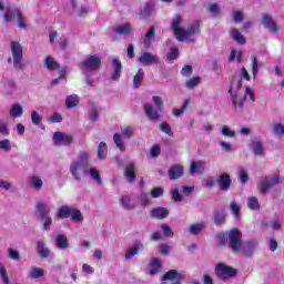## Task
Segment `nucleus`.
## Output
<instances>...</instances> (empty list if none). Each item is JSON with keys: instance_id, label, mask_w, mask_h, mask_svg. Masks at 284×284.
Masks as SVG:
<instances>
[{"instance_id": "obj_50", "label": "nucleus", "mask_w": 284, "mask_h": 284, "mask_svg": "<svg viewBox=\"0 0 284 284\" xmlns=\"http://www.w3.org/2000/svg\"><path fill=\"white\" fill-rule=\"evenodd\" d=\"M220 132L222 136H226L227 139H234L236 136V132L232 131L227 125H223Z\"/></svg>"}, {"instance_id": "obj_10", "label": "nucleus", "mask_w": 284, "mask_h": 284, "mask_svg": "<svg viewBox=\"0 0 284 284\" xmlns=\"http://www.w3.org/2000/svg\"><path fill=\"white\" fill-rule=\"evenodd\" d=\"M84 70L89 72H94L101 68V57L99 55H88L87 59L82 62Z\"/></svg>"}, {"instance_id": "obj_34", "label": "nucleus", "mask_w": 284, "mask_h": 284, "mask_svg": "<svg viewBox=\"0 0 284 284\" xmlns=\"http://www.w3.org/2000/svg\"><path fill=\"white\" fill-rule=\"evenodd\" d=\"M108 158V144L105 142H100L98 145V159L103 161Z\"/></svg>"}, {"instance_id": "obj_64", "label": "nucleus", "mask_w": 284, "mask_h": 284, "mask_svg": "<svg viewBox=\"0 0 284 284\" xmlns=\"http://www.w3.org/2000/svg\"><path fill=\"white\" fill-rule=\"evenodd\" d=\"M161 132H164V134H168V136H172V128H170V124L168 122H163L160 125Z\"/></svg>"}, {"instance_id": "obj_14", "label": "nucleus", "mask_w": 284, "mask_h": 284, "mask_svg": "<svg viewBox=\"0 0 284 284\" xmlns=\"http://www.w3.org/2000/svg\"><path fill=\"white\" fill-rule=\"evenodd\" d=\"M227 219V214H225V210L223 209H215L212 214V221L214 225L221 226L225 225Z\"/></svg>"}, {"instance_id": "obj_7", "label": "nucleus", "mask_w": 284, "mask_h": 284, "mask_svg": "<svg viewBox=\"0 0 284 284\" xmlns=\"http://www.w3.org/2000/svg\"><path fill=\"white\" fill-rule=\"evenodd\" d=\"M138 63H140L141 65H159V63H161V59L159 58V55L152 53V52H148V51H143L140 57L138 58Z\"/></svg>"}, {"instance_id": "obj_23", "label": "nucleus", "mask_w": 284, "mask_h": 284, "mask_svg": "<svg viewBox=\"0 0 284 284\" xmlns=\"http://www.w3.org/2000/svg\"><path fill=\"white\" fill-rule=\"evenodd\" d=\"M183 278L185 277L179 271L170 270L163 275L162 281H183Z\"/></svg>"}, {"instance_id": "obj_47", "label": "nucleus", "mask_w": 284, "mask_h": 284, "mask_svg": "<svg viewBox=\"0 0 284 284\" xmlns=\"http://www.w3.org/2000/svg\"><path fill=\"white\" fill-rule=\"evenodd\" d=\"M247 207L248 210H261V203H258V199L256 196H250L247 199Z\"/></svg>"}, {"instance_id": "obj_11", "label": "nucleus", "mask_w": 284, "mask_h": 284, "mask_svg": "<svg viewBox=\"0 0 284 284\" xmlns=\"http://www.w3.org/2000/svg\"><path fill=\"white\" fill-rule=\"evenodd\" d=\"M163 111L159 110V108H154V105L150 103L144 104V114H146V118L149 121H152L153 123H156L158 121H161V114Z\"/></svg>"}, {"instance_id": "obj_54", "label": "nucleus", "mask_w": 284, "mask_h": 284, "mask_svg": "<svg viewBox=\"0 0 284 284\" xmlns=\"http://www.w3.org/2000/svg\"><path fill=\"white\" fill-rule=\"evenodd\" d=\"M252 61V73H253V79H256V74H258V58H256L255 54L251 57Z\"/></svg>"}, {"instance_id": "obj_31", "label": "nucleus", "mask_w": 284, "mask_h": 284, "mask_svg": "<svg viewBox=\"0 0 284 284\" xmlns=\"http://www.w3.org/2000/svg\"><path fill=\"white\" fill-rule=\"evenodd\" d=\"M37 250L41 258H48V256H50V248L45 247V242L39 241L37 244Z\"/></svg>"}, {"instance_id": "obj_51", "label": "nucleus", "mask_w": 284, "mask_h": 284, "mask_svg": "<svg viewBox=\"0 0 284 284\" xmlns=\"http://www.w3.org/2000/svg\"><path fill=\"white\" fill-rule=\"evenodd\" d=\"M209 12L212 17H221V7L216 3L209 4Z\"/></svg>"}, {"instance_id": "obj_32", "label": "nucleus", "mask_w": 284, "mask_h": 284, "mask_svg": "<svg viewBox=\"0 0 284 284\" xmlns=\"http://www.w3.org/2000/svg\"><path fill=\"white\" fill-rule=\"evenodd\" d=\"M88 174L91 176L93 181L98 182V185H101V183H103V181L101 180V173L99 172V170H97V168L88 166L87 175Z\"/></svg>"}, {"instance_id": "obj_9", "label": "nucleus", "mask_w": 284, "mask_h": 284, "mask_svg": "<svg viewBox=\"0 0 284 284\" xmlns=\"http://www.w3.org/2000/svg\"><path fill=\"white\" fill-rule=\"evenodd\" d=\"M281 183V179H278V175H273L268 178H264L260 183V192L261 194H267L274 185H278Z\"/></svg>"}, {"instance_id": "obj_61", "label": "nucleus", "mask_w": 284, "mask_h": 284, "mask_svg": "<svg viewBox=\"0 0 284 284\" xmlns=\"http://www.w3.org/2000/svg\"><path fill=\"white\" fill-rule=\"evenodd\" d=\"M9 258H11V261H21V253H19L18 250L10 248Z\"/></svg>"}, {"instance_id": "obj_37", "label": "nucleus", "mask_w": 284, "mask_h": 284, "mask_svg": "<svg viewBox=\"0 0 284 284\" xmlns=\"http://www.w3.org/2000/svg\"><path fill=\"white\" fill-rule=\"evenodd\" d=\"M45 276V271L39 266H34L29 271L30 278H43Z\"/></svg>"}, {"instance_id": "obj_36", "label": "nucleus", "mask_w": 284, "mask_h": 284, "mask_svg": "<svg viewBox=\"0 0 284 284\" xmlns=\"http://www.w3.org/2000/svg\"><path fill=\"white\" fill-rule=\"evenodd\" d=\"M120 201L124 210H134V207H136V204L132 202L130 195H122Z\"/></svg>"}, {"instance_id": "obj_38", "label": "nucleus", "mask_w": 284, "mask_h": 284, "mask_svg": "<svg viewBox=\"0 0 284 284\" xmlns=\"http://www.w3.org/2000/svg\"><path fill=\"white\" fill-rule=\"evenodd\" d=\"M65 105L69 110H72V108H77V105H79V97L77 94L69 95L65 99Z\"/></svg>"}, {"instance_id": "obj_60", "label": "nucleus", "mask_w": 284, "mask_h": 284, "mask_svg": "<svg viewBox=\"0 0 284 284\" xmlns=\"http://www.w3.org/2000/svg\"><path fill=\"white\" fill-rule=\"evenodd\" d=\"M0 276L2 283L10 284V277H8V272H6V267H3V264H0Z\"/></svg>"}, {"instance_id": "obj_41", "label": "nucleus", "mask_w": 284, "mask_h": 284, "mask_svg": "<svg viewBox=\"0 0 284 284\" xmlns=\"http://www.w3.org/2000/svg\"><path fill=\"white\" fill-rule=\"evenodd\" d=\"M113 141L121 152H125V142H123V136L121 134L114 133Z\"/></svg>"}, {"instance_id": "obj_19", "label": "nucleus", "mask_w": 284, "mask_h": 284, "mask_svg": "<svg viewBox=\"0 0 284 284\" xmlns=\"http://www.w3.org/2000/svg\"><path fill=\"white\" fill-rule=\"evenodd\" d=\"M145 246L141 242H135L133 247L129 248L125 254V261H130V258H133V256H136L139 254V251L144 250Z\"/></svg>"}, {"instance_id": "obj_28", "label": "nucleus", "mask_w": 284, "mask_h": 284, "mask_svg": "<svg viewBox=\"0 0 284 284\" xmlns=\"http://www.w3.org/2000/svg\"><path fill=\"white\" fill-rule=\"evenodd\" d=\"M9 114L12 119H21L23 116V106L19 103L13 104Z\"/></svg>"}, {"instance_id": "obj_5", "label": "nucleus", "mask_w": 284, "mask_h": 284, "mask_svg": "<svg viewBox=\"0 0 284 284\" xmlns=\"http://www.w3.org/2000/svg\"><path fill=\"white\" fill-rule=\"evenodd\" d=\"M11 52L13 59V67L16 70H23L26 64L23 63V47L17 41H11Z\"/></svg>"}, {"instance_id": "obj_3", "label": "nucleus", "mask_w": 284, "mask_h": 284, "mask_svg": "<svg viewBox=\"0 0 284 284\" xmlns=\"http://www.w3.org/2000/svg\"><path fill=\"white\" fill-rule=\"evenodd\" d=\"M181 16H175L172 21V30L178 39V41H185V39H190V37H194V34H199V23H193L189 27L187 30L181 28L182 23Z\"/></svg>"}, {"instance_id": "obj_21", "label": "nucleus", "mask_w": 284, "mask_h": 284, "mask_svg": "<svg viewBox=\"0 0 284 284\" xmlns=\"http://www.w3.org/2000/svg\"><path fill=\"white\" fill-rule=\"evenodd\" d=\"M170 211L163 206H158L151 211V216L153 219H168Z\"/></svg>"}, {"instance_id": "obj_48", "label": "nucleus", "mask_w": 284, "mask_h": 284, "mask_svg": "<svg viewBox=\"0 0 284 284\" xmlns=\"http://www.w3.org/2000/svg\"><path fill=\"white\" fill-rule=\"evenodd\" d=\"M271 130L276 136H284V125L282 123H273Z\"/></svg>"}, {"instance_id": "obj_8", "label": "nucleus", "mask_w": 284, "mask_h": 284, "mask_svg": "<svg viewBox=\"0 0 284 284\" xmlns=\"http://www.w3.org/2000/svg\"><path fill=\"white\" fill-rule=\"evenodd\" d=\"M215 274L217 278L225 281L227 278H232V276L236 274V271L223 263H219L217 265H215Z\"/></svg>"}, {"instance_id": "obj_27", "label": "nucleus", "mask_w": 284, "mask_h": 284, "mask_svg": "<svg viewBox=\"0 0 284 284\" xmlns=\"http://www.w3.org/2000/svg\"><path fill=\"white\" fill-rule=\"evenodd\" d=\"M251 150L255 156H263L265 154V149L263 148V142L253 141L251 144Z\"/></svg>"}, {"instance_id": "obj_15", "label": "nucleus", "mask_w": 284, "mask_h": 284, "mask_svg": "<svg viewBox=\"0 0 284 284\" xmlns=\"http://www.w3.org/2000/svg\"><path fill=\"white\" fill-rule=\"evenodd\" d=\"M217 183L222 192H227L232 187V178H230V174L223 173L220 175Z\"/></svg>"}, {"instance_id": "obj_16", "label": "nucleus", "mask_w": 284, "mask_h": 284, "mask_svg": "<svg viewBox=\"0 0 284 284\" xmlns=\"http://www.w3.org/2000/svg\"><path fill=\"white\" fill-rule=\"evenodd\" d=\"M205 162L203 161H192L190 165V174L194 176L195 174H203L205 172Z\"/></svg>"}, {"instance_id": "obj_62", "label": "nucleus", "mask_w": 284, "mask_h": 284, "mask_svg": "<svg viewBox=\"0 0 284 284\" xmlns=\"http://www.w3.org/2000/svg\"><path fill=\"white\" fill-rule=\"evenodd\" d=\"M152 101L154 105L160 110V112H163V99L159 95H153Z\"/></svg>"}, {"instance_id": "obj_39", "label": "nucleus", "mask_w": 284, "mask_h": 284, "mask_svg": "<svg viewBox=\"0 0 284 284\" xmlns=\"http://www.w3.org/2000/svg\"><path fill=\"white\" fill-rule=\"evenodd\" d=\"M159 270H161V261H159L156 257H153L150 264V274L154 276V274H159Z\"/></svg>"}, {"instance_id": "obj_57", "label": "nucleus", "mask_w": 284, "mask_h": 284, "mask_svg": "<svg viewBox=\"0 0 284 284\" xmlns=\"http://www.w3.org/2000/svg\"><path fill=\"white\" fill-rule=\"evenodd\" d=\"M166 59L168 61H175V59H179V49L176 47L171 48Z\"/></svg>"}, {"instance_id": "obj_40", "label": "nucleus", "mask_w": 284, "mask_h": 284, "mask_svg": "<svg viewBox=\"0 0 284 284\" xmlns=\"http://www.w3.org/2000/svg\"><path fill=\"white\" fill-rule=\"evenodd\" d=\"M44 65L48 70H59V62L54 58L48 55L44 60Z\"/></svg>"}, {"instance_id": "obj_2", "label": "nucleus", "mask_w": 284, "mask_h": 284, "mask_svg": "<svg viewBox=\"0 0 284 284\" xmlns=\"http://www.w3.org/2000/svg\"><path fill=\"white\" fill-rule=\"evenodd\" d=\"M88 168H90V154L82 151L78 159L70 164L71 176L74 181H81L83 176H88Z\"/></svg>"}, {"instance_id": "obj_26", "label": "nucleus", "mask_w": 284, "mask_h": 284, "mask_svg": "<svg viewBox=\"0 0 284 284\" xmlns=\"http://www.w3.org/2000/svg\"><path fill=\"white\" fill-rule=\"evenodd\" d=\"M36 210L40 216V219H45L47 216H50V206L43 202H39L36 206Z\"/></svg>"}, {"instance_id": "obj_52", "label": "nucleus", "mask_w": 284, "mask_h": 284, "mask_svg": "<svg viewBox=\"0 0 284 284\" xmlns=\"http://www.w3.org/2000/svg\"><path fill=\"white\" fill-rule=\"evenodd\" d=\"M91 113L89 114L90 121L93 123L99 121V109H97V105L94 103H90Z\"/></svg>"}, {"instance_id": "obj_29", "label": "nucleus", "mask_w": 284, "mask_h": 284, "mask_svg": "<svg viewBox=\"0 0 284 284\" xmlns=\"http://www.w3.org/2000/svg\"><path fill=\"white\" fill-rule=\"evenodd\" d=\"M113 65V73H112V81H119V77H121V70H122V64L119 59H114L112 62Z\"/></svg>"}, {"instance_id": "obj_6", "label": "nucleus", "mask_w": 284, "mask_h": 284, "mask_svg": "<svg viewBox=\"0 0 284 284\" xmlns=\"http://www.w3.org/2000/svg\"><path fill=\"white\" fill-rule=\"evenodd\" d=\"M234 85L231 84L229 87V94L231 95V101L235 108V110H243V108H245V103H246V95L243 91H241V89L234 90L233 91Z\"/></svg>"}, {"instance_id": "obj_20", "label": "nucleus", "mask_w": 284, "mask_h": 284, "mask_svg": "<svg viewBox=\"0 0 284 284\" xmlns=\"http://www.w3.org/2000/svg\"><path fill=\"white\" fill-rule=\"evenodd\" d=\"M29 187L37 192H41V190H43V180L37 175L29 178Z\"/></svg>"}, {"instance_id": "obj_35", "label": "nucleus", "mask_w": 284, "mask_h": 284, "mask_svg": "<svg viewBox=\"0 0 284 284\" xmlns=\"http://www.w3.org/2000/svg\"><path fill=\"white\" fill-rule=\"evenodd\" d=\"M72 210H73V207H70V206H61L58 210L57 217L58 219H70V216L72 214Z\"/></svg>"}, {"instance_id": "obj_45", "label": "nucleus", "mask_w": 284, "mask_h": 284, "mask_svg": "<svg viewBox=\"0 0 284 284\" xmlns=\"http://www.w3.org/2000/svg\"><path fill=\"white\" fill-rule=\"evenodd\" d=\"M70 216L73 223H83V213H81V211H79L78 209L73 207Z\"/></svg>"}, {"instance_id": "obj_63", "label": "nucleus", "mask_w": 284, "mask_h": 284, "mask_svg": "<svg viewBox=\"0 0 284 284\" xmlns=\"http://www.w3.org/2000/svg\"><path fill=\"white\" fill-rule=\"evenodd\" d=\"M239 176H240L241 183H243V184H245V183H247V181H250V175L247 174V171H245L244 169H240Z\"/></svg>"}, {"instance_id": "obj_44", "label": "nucleus", "mask_w": 284, "mask_h": 284, "mask_svg": "<svg viewBox=\"0 0 284 284\" xmlns=\"http://www.w3.org/2000/svg\"><path fill=\"white\" fill-rule=\"evenodd\" d=\"M0 136H10V125L3 119H0Z\"/></svg>"}, {"instance_id": "obj_22", "label": "nucleus", "mask_w": 284, "mask_h": 284, "mask_svg": "<svg viewBox=\"0 0 284 284\" xmlns=\"http://www.w3.org/2000/svg\"><path fill=\"white\" fill-rule=\"evenodd\" d=\"M55 245L59 250H68L70 247V241H68L65 234H58L55 235Z\"/></svg>"}, {"instance_id": "obj_59", "label": "nucleus", "mask_w": 284, "mask_h": 284, "mask_svg": "<svg viewBox=\"0 0 284 284\" xmlns=\"http://www.w3.org/2000/svg\"><path fill=\"white\" fill-rule=\"evenodd\" d=\"M41 121H43V118L41 116V114H39L37 111H32L31 122L33 123V125H39Z\"/></svg>"}, {"instance_id": "obj_17", "label": "nucleus", "mask_w": 284, "mask_h": 284, "mask_svg": "<svg viewBox=\"0 0 284 284\" xmlns=\"http://www.w3.org/2000/svg\"><path fill=\"white\" fill-rule=\"evenodd\" d=\"M184 174V169L183 166L175 164L169 169V179L170 181H176L181 179Z\"/></svg>"}, {"instance_id": "obj_58", "label": "nucleus", "mask_w": 284, "mask_h": 284, "mask_svg": "<svg viewBox=\"0 0 284 284\" xmlns=\"http://www.w3.org/2000/svg\"><path fill=\"white\" fill-rule=\"evenodd\" d=\"M0 150H3L4 152H10L12 150V143L8 139H3L0 141Z\"/></svg>"}, {"instance_id": "obj_49", "label": "nucleus", "mask_w": 284, "mask_h": 284, "mask_svg": "<svg viewBox=\"0 0 284 284\" xmlns=\"http://www.w3.org/2000/svg\"><path fill=\"white\" fill-rule=\"evenodd\" d=\"M201 78L194 77L192 79L186 80L185 88L186 90H193V88H196V85H200Z\"/></svg>"}, {"instance_id": "obj_33", "label": "nucleus", "mask_w": 284, "mask_h": 284, "mask_svg": "<svg viewBox=\"0 0 284 284\" xmlns=\"http://www.w3.org/2000/svg\"><path fill=\"white\" fill-rule=\"evenodd\" d=\"M145 77V72L143 69H139L138 73L133 77V88L139 90L141 88V83H143V78Z\"/></svg>"}, {"instance_id": "obj_13", "label": "nucleus", "mask_w": 284, "mask_h": 284, "mask_svg": "<svg viewBox=\"0 0 284 284\" xmlns=\"http://www.w3.org/2000/svg\"><path fill=\"white\" fill-rule=\"evenodd\" d=\"M262 26L266 28L267 31H270L272 34L278 33V24L276 21L272 20L270 14L263 13L262 14V20H261Z\"/></svg>"}, {"instance_id": "obj_12", "label": "nucleus", "mask_w": 284, "mask_h": 284, "mask_svg": "<svg viewBox=\"0 0 284 284\" xmlns=\"http://www.w3.org/2000/svg\"><path fill=\"white\" fill-rule=\"evenodd\" d=\"M73 138L70 134H65L61 131H57L53 134V143L54 145L58 146H63V145H70L72 144Z\"/></svg>"}, {"instance_id": "obj_42", "label": "nucleus", "mask_w": 284, "mask_h": 284, "mask_svg": "<svg viewBox=\"0 0 284 284\" xmlns=\"http://www.w3.org/2000/svg\"><path fill=\"white\" fill-rule=\"evenodd\" d=\"M155 32H156V29L154 27H151L149 29V31L146 32V34L143 39L144 45H150V43H152V41H154Z\"/></svg>"}, {"instance_id": "obj_18", "label": "nucleus", "mask_w": 284, "mask_h": 284, "mask_svg": "<svg viewBox=\"0 0 284 284\" xmlns=\"http://www.w3.org/2000/svg\"><path fill=\"white\" fill-rule=\"evenodd\" d=\"M124 176L129 183H134L136 181V166L134 163L126 165L124 170Z\"/></svg>"}, {"instance_id": "obj_46", "label": "nucleus", "mask_w": 284, "mask_h": 284, "mask_svg": "<svg viewBox=\"0 0 284 284\" xmlns=\"http://www.w3.org/2000/svg\"><path fill=\"white\" fill-rule=\"evenodd\" d=\"M230 210L233 213L234 219H241V205H239L236 201L231 202Z\"/></svg>"}, {"instance_id": "obj_24", "label": "nucleus", "mask_w": 284, "mask_h": 284, "mask_svg": "<svg viewBox=\"0 0 284 284\" xmlns=\"http://www.w3.org/2000/svg\"><path fill=\"white\" fill-rule=\"evenodd\" d=\"M230 37L240 45H245V43H247V39H245V37L241 34V31H239V29H231Z\"/></svg>"}, {"instance_id": "obj_55", "label": "nucleus", "mask_w": 284, "mask_h": 284, "mask_svg": "<svg viewBox=\"0 0 284 284\" xmlns=\"http://www.w3.org/2000/svg\"><path fill=\"white\" fill-rule=\"evenodd\" d=\"M161 230H162L164 236H166L168 239H174V232L172 231V227H170V225L162 224Z\"/></svg>"}, {"instance_id": "obj_53", "label": "nucleus", "mask_w": 284, "mask_h": 284, "mask_svg": "<svg viewBox=\"0 0 284 284\" xmlns=\"http://www.w3.org/2000/svg\"><path fill=\"white\" fill-rule=\"evenodd\" d=\"M245 20V16H243V11L235 10L232 12V21L235 23H243Z\"/></svg>"}, {"instance_id": "obj_25", "label": "nucleus", "mask_w": 284, "mask_h": 284, "mask_svg": "<svg viewBox=\"0 0 284 284\" xmlns=\"http://www.w3.org/2000/svg\"><path fill=\"white\" fill-rule=\"evenodd\" d=\"M132 30H133L132 26L126 23V24H120V26L115 27L113 32L115 34H121L123 37H128L130 34H132Z\"/></svg>"}, {"instance_id": "obj_30", "label": "nucleus", "mask_w": 284, "mask_h": 284, "mask_svg": "<svg viewBox=\"0 0 284 284\" xmlns=\"http://www.w3.org/2000/svg\"><path fill=\"white\" fill-rule=\"evenodd\" d=\"M205 227H206L205 222L191 224V225L189 226V232H190L193 236H196L197 234H201V232H203V230H205Z\"/></svg>"}, {"instance_id": "obj_1", "label": "nucleus", "mask_w": 284, "mask_h": 284, "mask_svg": "<svg viewBox=\"0 0 284 284\" xmlns=\"http://www.w3.org/2000/svg\"><path fill=\"white\" fill-rule=\"evenodd\" d=\"M243 234L239 231V229H232L229 232V241L230 247L233 252H243L244 255L252 257L254 256V252H256V247H258V243L256 242H245L243 243Z\"/></svg>"}, {"instance_id": "obj_4", "label": "nucleus", "mask_w": 284, "mask_h": 284, "mask_svg": "<svg viewBox=\"0 0 284 284\" xmlns=\"http://www.w3.org/2000/svg\"><path fill=\"white\" fill-rule=\"evenodd\" d=\"M3 19L7 23H10V21L13 20L17 21L18 28H20L21 30H26V28H28V22L26 21V17H23L21 10L17 8L10 9V7L6 8V6H3V1L0 0V12H3Z\"/></svg>"}, {"instance_id": "obj_43", "label": "nucleus", "mask_w": 284, "mask_h": 284, "mask_svg": "<svg viewBox=\"0 0 284 284\" xmlns=\"http://www.w3.org/2000/svg\"><path fill=\"white\" fill-rule=\"evenodd\" d=\"M154 13V6L152 3H146L140 13L141 19H148V17Z\"/></svg>"}, {"instance_id": "obj_56", "label": "nucleus", "mask_w": 284, "mask_h": 284, "mask_svg": "<svg viewBox=\"0 0 284 284\" xmlns=\"http://www.w3.org/2000/svg\"><path fill=\"white\" fill-rule=\"evenodd\" d=\"M134 136V128L133 126H125L122 129V138L123 139H132Z\"/></svg>"}]
</instances>
